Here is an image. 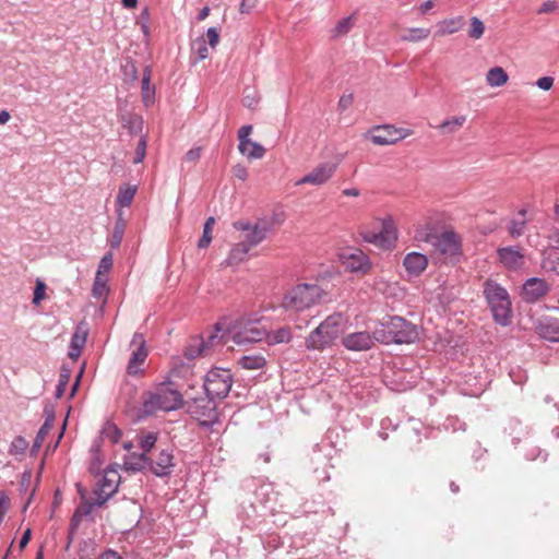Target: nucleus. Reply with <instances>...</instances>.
Here are the masks:
<instances>
[{
    "label": "nucleus",
    "instance_id": "obj_9",
    "mask_svg": "<svg viewBox=\"0 0 559 559\" xmlns=\"http://www.w3.org/2000/svg\"><path fill=\"white\" fill-rule=\"evenodd\" d=\"M344 155H345L344 152H338L332 160L320 163L311 171H309L304 177L298 179L295 182V186H301V185H306V183L312 185V186L324 185L332 178V176L336 171L341 160L343 159Z\"/></svg>",
    "mask_w": 559,
    "mask_h": 559
},
{
    "label": "nucleus",
    "instance_id": "obj_31",
    "mask_svg": "<svg viewBox=\"0 0 559 559\" xmlns=\"http://www.w3.org/2000/svg\"><path fill=\"white\" fill-rule=\"evenodd\" d=\"M238 365L246 370H259L265 367L266 359L262 355H245L238 359Z\"/></svg>",
    "mask_w": 559,
    "mask_h": 559
},
{
    "label": "nucleus",
    "instance_id": "obj_52",
    "mask_svg": "<svg viewBox=\"0 0 559 559\" xmlns=\"http://www.w3.org/2000/svg\"><path fill=\"white\" fill-rule=\"evenodd\" d=\"M50 429H51V427L41 425V427L39 428V430L35 437L33 448H32L33 451H37L41 447V444L45 441Z\"/></svg>",
    "mask_w": 559,
    "mask_h": 559
},
{
    "label": "nucleus",
    "instance_id": "obj_54",
    "mask_svg": "<svg viewBox=\"0 0 559 559\" xmlns=\"http://www.w3.org/2000/svg\"><path fill=\"white\" fill-rule=\"evenodd\" d=\"M83 518H81L76 512H74L70 519L69 524V543L70 544L73 539L74 534L76 533Z\"/></svg>",
    "mask_w": 559,
    "mask_h": 559
},
{
    "label": "nucleus",
    "instance_id": "obj_38",
    "mask_svg": "<svg viewBox=\"0 0 559 559\" xmlns=\"http://www.w3.org/2000/svg\"><path fill=\"white\" fill-rule=\"evenodd\" d=\"M70 378H71V369L68 368L66 365H62L60 368L58 384H57V388L55 391L56 399H60L64 394V391L70 381Z\"/></svg>",
    "mask_w": 559,
    "mask_h": 559
},
{
    "label": "nucleus",
    "instance_id": "obj_57",
    "mask_svg": "<svg viewBox=\"0 0 559 559\" xmlns=\"http://www.w3.org/2000/svg\"><path fill=\"white\" fill-rule=\"evenodd\" d=\"M44 424L45 426L52 427L55 421V407L52 405H46L44 407Z\"/></svg>",
    "mask_w": 559,
    "mask_h": 559
},
{
    "label": "nucleus",
    "instance_id": "obj_44",
    "mask_svg": "<svg viewBox=\"0 0 559 559\" xmlns=\"http://www.w3.org/2000/svg\"><path fill=\"white\" fill-rule=\"evenodd\" d=\"M352 393L361 404H369L376 401V394L371 390H366L365 386L355 385Z\"/></svg>",
    "mask_w": 559,
    "mask_h": 559
},
{
    "label": "nucleus",
    "instance_id": "obj_15",
    "mask_svg": "<svg viewBox=\"0 0 559 559\" xmlns=\"http://www.w3.org/2000/svg\"><path fill=\"white\" fill-rule=\"evenodd\" d=\"M549 284L540 277H530L522 286V299L526 304H535L548 294Z\"/></svg>",
    "mask_w": 559,
    "mask_h": 559
},
{
    "label": "nucleus",
    "instance_id": "obj_61",
    "mask_svg": "<svg viewBox=\"0 0 559 559\" xmlns=\"http://www.w3.org/2000/svg\"><path fill=\"white\" fill-rule=\"evenodd\" d=\"M258 0H241L239 11L241 14L250 13L257 5Z\"/></svg>",
    "mask_w": 559,
    "mask_h": 559
},
{
    "label": "nucleus",
    "instance_id": "obj_42",
    "mask_svg": "<svg viewBox=\"0 0 559 559\" xmlns=\"http://www.w3.org/2000/svg\"><path fill=\"white\" fill-rule=\"evenodd\" d=\"M109 293V288L107 286V277L106 276H96L94 280L92 294L95 298L106 297Z\"/></svg>",
    "mask_w": 559,
    "mask_h": 559
},
{
    "label": "nucleus",
    "instance_id": "obj_36",
    "mask_svg": "<svg viewBox=\"0 0 559 559\" xmlns=\"http://www.w3.org/2000/svg\"><path fill=\"white\" fill-rule=\"evenodd\" d=\"M124 229H126V223L121 217H119L116 221L112 234L108 240L109 245L112 249H118L120 247L121 241L123 239Z\"/></svg>",
    "mask_w": 559,
    "mask_h": 559
},
{
    "label": "nucleus",
    "instance_id": "obj_14",
    "mask_svg": "<svg viewBox=\"0 0 559 559\" xmlns=\"http://www.w3.org/2000/svg\"><path fill=\"white\" fill-rule=\"evenodd\" d=\"M408 128H396L392 124L374 126L365 134L366 140H404L413 135Z\"/></svg>",
    "mask_w": 559,
    "mask_h": 559
},
{
    "label": "nucleus",
    "instance_id": "obj_50",
    "mask_svg": "<svg viewBox=\"0 0 559 559\" xmlns=\"http://www.w3.org/2000/svg\"><path fill=\"white\" fill-rule=\"evenodd\" d=\"M399 427V424L397 423H393V420L389 417H385L381 420L380 423V430H379V437L382 439V440H386L388 439V430L391 429V430H396Z\"/></svg>",
    "mask_w": 559,
    "mask_h": 559
},
{
    "label": "nucleus",
    "instance_id": "obj_21",
    "mask_svg": "<svg viewBox=\"0 0 559 559\" xmlns=\"http://www.w3.org/2000/svg\"><path fill=\"white\" fill-rule=\"evenodd\" d=\"M266 514L254 501L248 503L242 502L238 511V516L243 521L245 525L252 526L259 522L260 518Z\"/></svg>",
    "mask_w": 559,
    "mask_h": 559
},
{
    "label": "nucleus",
    "instance_id": "obj_34",
    "mask_svg": "<svg viewBox=\"0 0 559 559\" xmlns=\"http://www.w3.org/2000/svg\"><path fill=\"white\" fill-rule=\"evenodd\" d=\"M506 431L512 437V442L515 444L521 440L522 436L527 435V428L523 426L520 419L511 418L506 427Z\"/></svg>",
    "mask_w": 559,
    "mask_h": 559
},
{
    "label": "nucleus",
    "instance_id": "obj_62",
    "mask_svg": "<svg viewBox=\"0 0 559 559\" xmlns=\"http://www.w3.org/2000/svg\"><path fill=\"white\" fill-rule=\"evenodd\" d=\"M536 85L544 91H549L554 85V78L543 76L536 81Z\"/></svg>",
    "mask_w": 559,
    "mask_h": 559
},
{
    "label": "nucleus",
    "instance_id": "obj_27",
    "mask_svg": "<svg viewBox=\"0 0 559 559\" xmlns=\"http://www.w3.org/2000/svg\"><path fill=\"white\" fill-rule=\"evenodd\" d=\"M238 150L249 160L262 158L265 153L259 142H238Z\"/></svg>",
    "mask_w": 559,
    "mask_h": 559
},
{
    "label": "nucleus",
    "instance_id": "obj_64",
    "mask_svg": "<svg viewBox=\"0 0 559 559\" xmlns=\"http://www.w3.org/2000/svg\"><path fill=\"white\" fill-rule=\"evenodd\" d=\"M197 55L199 60H204L209 57V48L204 39L199 40V47L197 48Z\"/></svg>",
    "mask_w": 559,
    "mask_h": 559
},
{
    "label": "nucleus",
    "instance_id": "obj_32",
    "mask_svg": "<svg viewBox=\"0 0 559 559\" xmlns=\"http://www.w3.org/2000/svg\"><path fill=\"white\" fill-rule=\"evenodd\" d=\"M292 338L293 334L290 329L288 326H282L275 331L267 332L264 340H266L270 345H276L289 343Z\"/></svg>",
    "mask_w": 559,
    "mask_h": 559
},
{
    "label": "nucleus",
    "instance_id": "obj_33",
    "mask_svg": "<svg viewBox=\"0 0 559 559\" xmlns=\"http://www.w3.org/2000/svg\"><path fill=\"white\" fill-rule=\"evenodd\" d=\"M123 128L129 130L130 136H138L143 130V119L139 115L128 114L122 118Z\"/></svg>",
    "mask_w": 559,
    "mask_h": 559
},
{
    "label": "nucleus",
    "instance_id": "obj_60",
    "mask_svg": "<svg viewBox=\"0 0 559 559\" xmlns=\"http://www.w3.org/2000/svg\"><path fill=\"white\" fill-rule=\"evenodd\" d=\"M94 493L96 496L95 500L92 502L94 504V507H102L104 506L111 496H109L108 493H103L99 489H95L94 490Z\"/></svg>",
    "mask_w": 559,
    "mask_h": 559
},
{
    "label": "nucleus",
    "instance_id": "obj_2",
    "mask_svg": "<svg viewBox=\"0 0 559 559\" xmlns=\"http://www.w3.org/2000/svg\"><path fill=\"white\" fill-rule=\"evenodd\" d=\"M323 296L324 290L320 285L301 283L283 295L280 307L287 313H299L319 305Z\"/></svg>",
    "mask_w": 559,
    "mask_h": 559
},
{
    "label": "nucleus",
    "instance_id": "obj_4",
    "mask_svg": "<svg viewBox=\"0 0 559 559\" xmlns=\"http://www.w3.org/2000/svg\"><path fill=\"white\" fill-rule=\"evenodd\" d=\"M484 296L493 321L501 326H508L512 317V304L508 290L496 281L487 280L484 284Z\"/></svg>",
    "mask_w": 559,
    "mask_h": 559
},
{
    "label": "nucleus",
    "instance_id": "obj_46",
    "mask_svg": "<svg viewBox=\"0 0 559 559\" xmlns=\"http://www.w3.org/2000/svg\"><path fill=\"white\" fill-rule=\"evenodd\" d=\"M28 448V442L22 436H17L10 444L9 453L12 455H24Z\"/></svg>",
    "mask_w": 559,
    "mask_h": 559
},
{
    "label": "nucleus",
    "instance_id": "obj_8",
    "mask_svg": "<svg viewBox=\"0 0 559 559\" xmlns=\"http://www.w3.org/2000/svg\"><path fill=\"white\" fill-rule=\"evenodd\" d=\"M233 342L237 345L259 343L265 338L267 331L258 320L239 319L229 331Z\"/></svg>",
    "mask_w": 559,
    "mask_h": 559
},
{
    "label": "nucleus",
    "instance_id": "obj_47",
    "mask_svg": "<svg viewBox=\"0 0 559 559\" xmlns=\"http://www.w3.org/2000/svg\"><path fill=\"white\" fill-rule=\"evenodd\" d=\"M102 432L105 436V438L110 440L112 443H118L122 435L121 430L115 424L111 423H107L104 426Z\"/></svg>",
    "mask_w": 559,
    "mask_h": 559
},
{
    "label": "nucleus",
    "instance_id": "obj_13",
    "mask_svg": "<svg viewBox=\"0 0 559 559\" xmlns=\"http://www.w3.org/2000/svg\"><path fill=\"white\" fill-rule=\"evenodd\" d=\"M432 245L441 255L452 258L461 254V238L452 230H447L435 237Z\"/></svg>",
    "mask_w": 559,
    "mask_h": 559
},
{
    "label": "nucleus",
    "instance_id": "obj_35",
    "mask_svg": "<svg viewBox=\"0 0 559 559\" xmlns=\"http://www.w3.org/2000/svg\"><path fill=\"white\" fill-rule=\"evenodd\" d=\"M430 35V29L425 27H411L407 28L402 36V40L407 43H419L427 39Z\"/></svg>",
    "mask_w": 559,
    "mask_h": 559
},
{
    "label": "nucleus",
    "instance_id": "obj_1",
    "mask_svg": "<svg viewBox=\"0 0 559 559\" xmlns=\"http://www.w3.org/2000/svg\"><path fill=\"white\" fill-rule=\"evenodd\" d=\"M185 405L182 394L173 381H162L142 395V417L155 415L158 412L177 411Z\"/></svg>",
    "mask_w": 559,
    "mask_h": 559
},
{
    "label": "nucleus",
    "instance_id": "obj_48",
    "mask_svg": "<svg viewBox=\"0 0 559 559\" xmlns=\"http://www.w3.org/2000/svg\"><path fill=\"white\" fill-rule=\"evenodd\" d=\"M353 27V19L350 16L344 17L337 22L335 27L333 28V36L340 37L347 34Z\"/></svg>",
    "mask_w": 559,
    "mask_h": 559
},
{
    "label": "nucleus",
    "instance_id": "obj_11",
    "mask_svg": "<svg viewBox=\"0 0 559 559\" xmlns=\"http://www.w3.org/2000/svg\"><path fill=\"white\" fill-rule=\"evenodd\" d=\"M341 343L349 352H368L379 343L377 328L372 332L355 331L347 333L342 337Z\"/></svg>",
    "mask_w": 559,
    "mask_h": 559
},
{
    "label": "nucleus",
    "instance_id": "obj_7",
    "mask_svg": "<svg viewBox=\"0 0 559 559\" xmlns=\"http://www.w3.org/2000/svg\"><path fill=\"white\" fill-rule=\"evenodd\" d=\"M233 385V374L229 369L213 368L209 370L204 378V394L210 397L225 399Z\"/></svg>",
    "mask_w": 559,
    "mask_h": 559
},
{
    "label": "nucleus",
    "instance_id": "obj_40",
    "mask_svg": "<svg viewBox=\"0 0 559 559\" xmlns=\"http://www.w3.org/2000/svg\"><path fill=\"white\" fill-rule=\"evenodd\" d=\"M485 33V24L484 22L477 17V16H473L471 17L469 20V28H468V36L472 38V39H480L483 37Z\"/></svg>",
    "mask_w": 559,
    "mask_h": 559
},
{
    "label": "nucleus",
    "instance_id": "obj_30",
    "mask_svg": "<svg viewBox=\"0 0 559 559\" xmlns=\"http://www.w3.org/2000/svg\"><path fill=\"white\" fill-rule=\"evenodd\" d=\"M136 190H138L136 186H132V185H129V183H126V185L121 186L119 188V191H118V194H117V198H116L117 205L119 207H128V206H130L132 201H133V199H134Z\"/></svg>",
    "mask_w": 559,
    "mask_h": 559
},
{
    "label": "nucleus",
    "instance_id": "obj_59",
    "mask_svg": "<svg viewBox=\"0 0 559 559\" xmlns=\"http://www.w3.org/2000/svg\"><path fill=\"white\" fill-rule=\"evenodd\" d=\"M94 504L90 501L81 503L74 512H76L81 518H85L91 514Z\"/></svg>",
    "mask_w": 559,
    "mask_h": 559
},
{
    "label": "nucleus",
    "instance_id": "obj_19",
    "mask_svg": "<svg viewBox=\"0 0 559 559\" xmlns=\"http://www.w3.org/2000/svg\"><path fill=\"white\" fill-rule=\"evenodd\" d=\"M174 456L167 450H162L155 461L151 460L150 469L157 477H167L174 467Z\"/></svg>",
    "mask_w": 559,
    "mask_h": 559
},
{
    "label": "nucleus",
    "instance_id": "obj_26",
    "mask_svg": "<svg viewBox=\"0 0 559 559\" xmlns=\"http://www.w3.org/2000/svg\"><path fill=\"white\" fill-rule=\"evenodd\" d=\"M509 81V75L502 67H493L486 73V83L490 87H501Z\"/></svg>",
    "mask_w": 559,
    "mask_h": 559
},
{
    "label": "nucleus",
    "instance_id": "obj_28",
    "mask_svg": "<svg viewBox=\"0 0 559 559\" xmlns=\"http://www.w3.org/2000/svg\"><path fill=\"white\" fill-rule=\"evenodd\" d=\"M250 249L243 243H236L229 251L228 257L225 260L227 266H237L241 262L246 261Z\"/></svg>",
    "mask_w": 559,
    "mask_h": 559
},
{
    "label": "nucleus",
    "instance_id": "obj_3",
    "mask_svg": "<svg viewBox=\"0 0 559 559\" xmlns=\"http://www.w3.org/2000/svg\"><path fill=\"white\" fill-rule=\"evenodd\" d=\"M377 335L379 343L384 345L411 344L419 340V329L406 319L393 316L377 326Z\"/></svg>",
    "mask_w": 559,
    "mask_h": 559
},
{
    "label": "nucleus",
    "instance_id": "obj_39",
    "mask_svg": "<svg viewBox=\"0 0 559 559\" xmlns=\"http://www.w3.org/2000/svg\"><path fill=\"white\" fill-rule=\"evenodd\" d=\"M214 223H215V219L212 216L205 221L204 226H203V234L198 241V248L205 249L210 246L211 240H212V227H213Z\"/></svg>",
    "mask_w": 559,
    "mask_h": 559
},
{
    "label": "nucleus",
    "instance_id": "obj_51",
    "mask_svg": "<svg viewBox=\"0 0 559 559\" xmlns=\"http://www.w3.org/2000/svg\"><path fill=\"white\" fill-rule=\"evenodd\" d=\"M112 266V253L107 252L102 259L98 264L96 276H102L103 273L109 272V270Z\"/></svg>",
    "mask_w": 559,
    "mask_h": 559
},
{
    "label": "nucleus",
    "instance_id": "obj_49",
    "mask_svg": "<svg viewBox=\"0 0 559 559\" xmlns=\"http://www.w3.org/2000/svg\"><path fill=\"white\" fill-rule=\"evenodd\" d=\"M526 219H512L509 224V233L511 235V237L513 238H519L521 237L524 231H525V228H526Z\"/></svg>",
    "mask_w": 559,
    "mask_h": 559
},
{
    "label": "nucleus",
    "instance_id": "obj_25",
    "mask_svg": "<svg viewBox=\"0 0 559 559\" xmlns=\"http://www.w3.org/2000/svg\"><path fill=\"white\" fill-rule=\"evenodd\" d=\"M127 471L141 472L150 467L151 459L145 453H132L124 460Z\"/></svg>",
    "mask_w": 559,
    "mask_h": 559
},
{
    "label": "nucleus",
    "instance_id": "obj_12",
    "mask_svg": "<svg viewBox=\"0 0 559 559\" xmlns=\"http://www.w3.org/2000/svg\"><path fill=\"white\" fill-rule=\"evenodd\" d=\"M340 260L346 271L360 275L367 274L372 266L370 258L358 248L345 249L340 254Z\"/></svg>",
    "mask_w": 559,
    "mask_h": 559
},
{
    "label": "nucleus",
    "instance_id": "obj_16",
    "mask_svg": "<svg viewBox=\"0 0 559 559\" xmlns=\"http://www.w3.org/2000/svg\"><path fill=\"white\" fill-rule=\"evenodd\" d=\"M139 343L138 348L131 354L129 362L127 365V372L130 376H139L142 373L140 366L147 358L146 343L141 333H134L132 344Z\"/></svg>",
    "mask_w": 559,
    "mask_h": 559
},
{
    "label": "nucleus",
    "instance_id": "obj_10",
    "mask_svg": "<svg viewBox=\"0 0 559 559\" xmlns=\"http://www.w3.org/2000/svg\"><path fill=\"white\" fill-rule=\"evenodd\" d=\"M364 241L372 243L381 249H392L397 240L396 228L391 217L382 221V229L380 231L366 230L361 233Z\"/></svg>",
    "mask_w": 559,
    "mask_h": 559
},
{
    "label": "nucleus",
    "instance_id": "obj_45",
    "mask_svg": "<svg viewBox=\"0 0 559 559\" xmlns=\"http://www.w3.org/2000/svg\"><path fill=\"white\" fill-rule=\"evenodd\" d=\"M216 338H217V334H211V335H209L207 343L202 342L195 348L192 346L187 347L186 352H185L186 357L189 359H193V358L200 356L205 350L206 345L213 344L214 340H216Z\"/></svg>",
    "mask_w": 559,
    "mask_h": 559
},
{
    "label": "nucleus",
    "instance_id": "obj_20",
    "mask_svg": "<svg viewBox=\"0 0 559 559\" xmlns=\"http://www.w3.org/2000/svg\"><path fill=\"white\" fill-rule=\"evenodd\" d=\"M88 335V326L85 322H80L74 333L71 336L68 356L72 359H76L82 352L83 346L86 343Z\"/></svg>",
    "mask_w": 559,
    "mask_h": 559
},
{
    "label": "nucleus",
    "instance_id": "obj_41",
    "mask_svg": "<svg viewBox=\"0 0 559 559\" xmlns=\"http://www.w3.org/2000/svg\"><path fill=\"white\" fill-rule=\"evenodd\" d=\"M157 433L150 431L139 437V445L142 449V453L147 454L155 445L157 441Z\"/></svg>",
    "mask_w": 559,
    "mask_h": 559
},
{
    "label": "nucleus",
    "instance_id": "obj_6",
    "mask_svg": "<svg viewBox=\"0 0 559 559\" xmlns=\"http://www.w3.org/2000/svg\"><path fill=\"white\" fill-rule=\"evenodd\" d=\"M187 413L202 427L211 428L218 421V412L216 403L212 397L204 394L202 396L188 397L185 401Z\"/></svg>",
    "mask_w": 559,
    "mask_h": 559
},
{
    "label": "nucleus",
    "instance_id": "obj_58",
    "mask_svg": "<svg viewBox=\"0 0 559 559\" xmlns=\"http://www.w3.org/2000/svg\"><path fill=\"white\" fill-rule=\"evenodd\" d=\"M206 37L209 40V45L212 48H216L219 43V34L215 27H210L206 32Z\"/></svg>",
    "mask_w": 559,
    "mask_h": 559
},
{
    "label": "nucleus",
    "instance_id": "obj_22",
    "mask_svg": "<svg viewBox=\"0 0 559 559\" xmlns=\"http://www.w3.org/2000/svg\"><path fill=\"white\" fill-rule=\"evenodd\" d=\"M465 24L463 16L445 19L437 24V36H447L457 33Z\"/></svg>",
    "mask_w": 559,
    "mask_h": 559
},
{
    "label": "nucleus",
    "instance_id": "obj_53",
    "mask_svg": "<svg viewBox=\"0 0 559 559\" xmlns=\"http://www.w3.org/2000/svg\"><path fill=\"white\" fill-rule=\"evenodd\" d=\"M559 10V0H546L537 10L538 14L554 13Z\"/></svg>",
    "mask_w": 559,
    "mask_h": 559
},
{
    "label": "nucleus",
    "instance_id": "obj_56",
    "mask_svg": "<svg viewBox=\"0 0 559 559\" xmlns=\"http://www.w3.org/2000/svg\"><path fill=\"white\" fill-rule=\"evenodd\" d=\"M145 153H146V142H138V146L135 148V153H134L132 163L140 164L144 159Z\"/></svg>",
    "mask_w": 559,
    "mask_h": 559
},
{
    "label": "nucleus",
    "instance_id": "obj_5",
    "mask_svg": "<svg viewBox=\"0 0 559 559\" xmlns=\"http://www.w3.org/2000/svg\"><path fill=\"white\" fill-rule=\"evenodd\" d=\"M342 314L333 313L326 317L305 340L308 350H324L330 348L341 334Z\"/></svg>",
    "mask_w": 559,
    "mask_h": 559
},
{
    "label": "nucleus",
    "instance_id": "obj_55",
    "mask_svg": "<svg viewBox=\"0 0 559 559\" xmlns=\"http://www.w3.org/2000/svg\"><path fill=\"white\" fill-rule=\"evenodd\" d=\"M45 290H46L45 283L38 280L36 282L35 288H34V297H33L34 305H38L44 299Z\"/></svg>",
    "mask_w": 559,
    "mask_h": 559
},
{
    "label": "nucleus",
    "instance_id": "obj_17",
    "mask_svg": "<svg viewBox=\"0 0 559 559\" xmlns=\"http://www.w3.org/2000/svg\"><path fill=\"white\" fill-rule=\"evenodd\" d=\"M500 263L509 271H518L524 264V255L519 247L507 246L497 250Z\"/></svg>",
    "mask_w": 559,
    "mask_h": 559
},
{
    "label": "nucleus",
    "instance_id": "obj_43",
    "mask_svg": "<svg viewBox=\"0 0 559 559\" xmlns=\"http://www.w3.org/2000/svg\"><path fill=\"white\" fill-rule=\"evenodd\" d=\"M97 489H99L103 493L112 496L118 489V480L111 479L107 475H104L97 484Z\"/></svg>",
    "mask_w": 559,
    "mask_h": 559
},
{
    "label": "nucleus",
    "instance_id": "obj_18",
    "mask_svg": "<svg viewBox=\"0 0 559 559\" xmlns=\"http://www.w3.org/2000/svg\"><path fill=\"white\" fill-rule=\"evenodd\" d=\"M403 265L411 277L419 276L428 265V259L420 252H409L403 260Z\"/></svg>",
    "mask_w": 559,
    "mask_h": 559
},
{
    "label": "nucleus",
    "instance_id": "obj_23",
    "mask_svg": "<svg viewBox=\"0 0 559 559\" xmlns=\"http://www.w3.org/2000/svg\"><path fill=\"white\" fill-rule=\"evenodd\" d=\"M254 499L258 501L257 506H259L265 512L271 511L272 508L269 507V503L274 500L273 486L270 483L261 484L254 490Z\"/></svg>",
    "mask_w": 559,
    "mask_h": 559
},
{
    "label": "nucleus",
    "instance_id": "obj_29",
    "mask_svg": "<svg viewBox=\"0 0 559 559\" xmlns=\"http://www.w3.org/2000/svg\"><path fill=\"white\" fill-rule=\"evenodd\" d=\"M151 69L145 68L142 76V100L146 107L154 103L155 87L151 85Z\"/></svg>",
    "mask_w": 559,
    "mask_h": 559
},
{
    "label": "nucleus",
    "instance_id": "obj_37",
    "mask_svg": "<svg viewBox=\"0 0 559 559\" xmlns=\"http://www.w3.org/2000/svg\"><path fill=\"white\" fill-rule=\"evenodd\" d=\"M466 118L465 116L454 117L450 120L444 121L442 124H440L441 134L442 135H451L459 129L463 127L465 123Z\"/></svg>",
    "mask_w": 559,
    "mask_h": 559
},
{
    "label": "nucleus",
    "instance_id": "obj_24",
    "mask_svg": "<svg viewBox=\"0 0 559 559\" xmlns=\"http://www.w3.org/2000/svg\"><path fill=\"white\" fill-rule=\"evenodd\" d=\"M269 228L260 224H254L252 228L246 233L245 239L240 241L250 250L261 243L267 236Z\"/></svg>",
    "mask_w": 559,
    "mask_h": 559
},
{
    "label": "nucleus",
    "instance_id": "obj_63",
    "mask_svg": "<svg viewBox=\"0 0 559 559\" xmlns=\"http://www.w3.org/2000/svg\"><path fill=\"white\" fill-rule=\"evenodd\" d=\"M233 175L239 180H246L248 177L247 168L240 164L233 167Z\"/></svg>",
    "mask_w": 559,
    "mask_h": 559
}]
</instances>
